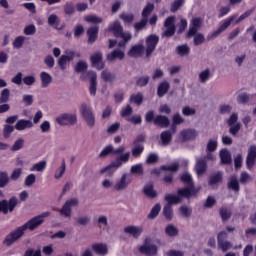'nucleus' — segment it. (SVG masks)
<instances>
[{"mask_svg": "<svg viewBox=\"0 0 256 256\" xmlns=\"http://www.w3.org/2000/svg\"><path fill=\"white\" fill-rule=\"evenodd\" d=\"M161 211V204H155V206L151 209L150 213L148 214V219H155L159 212Z\"/></svg>", "mask_w": 256, "mask_h": 256, "instance_id": "56", "label": "nucleus"}, {"mask_svg": "<svg viewBox=\"0 0 256 256\" xmlns=\"http://www.w3.org/2000/svg\"><path fill=\"white\" fill-rule=\"evenodd\" d=\"M57 123L65 126L75 125L77 123V114L64 113L56 119Z\"/></svg>", "mask_w": 256, "mask_h": 256, "instance_id": "12", "label": "nucleus"}, {"mask_svg": "<svg viewBox=\"0 0 256 256\" xmlns=\"http://www.w3.org/2000/svg\"><path fill=\"white\" fill-rule=\"evenodd\" d=\"M163 171H171V173H177L179 171V163L175 162L168 166H162Z\"/></svg>", "mask_w": 256, "mask_h": 256, "instance_id": "60", "label": "nucleus"}, {"mask_svg": "<svg viewBox=\"0 0 256 256\" xmlns=\"http://www.w3.org/2000/svg\"><path fill=\"white\" fill-rule=\"evenodd\" d=\"M119 18L124 22L127 23L128 25H131L133 21H135V15L133 14H127L125 12L121 13Z\"/></svg>", "mask_w": 256, "mask_h": 256, "instance_id": "47", "label": "nucleus"}, {"mask_svg": "<svg viewBox=\"0 0 256 256\" xmlns=\"http://www.w3.org/2000/svg\"><path fill=\"white\" fill-rule=\"evenodd\" d=\"M83 71H87V62L79 61L75 66V72L83 73Z\"/></svg>", "mask_w": 256, "mask_h": 256, "instance_id": "63", "label": "nucleus"}, {"mask_svg": "<svg viewBox=\"0 0 256 256\" xmlns=\"http://www.w3.org/2000/svg\"><path fill=\"white\" fill-rule=\"evenodd\" d=\"M228 189L231 191H235V193H239L241 187L239 186V180H237V176H231L228 181Z\"/></svg>", "mask_w": 256, "mask_h": 256, "instance_id": "26", "label": "nucleus"}, {"mask_svg": "<svg viewBox=\"0 0 256 256\" xmlns=\"http://www.w3.org/2000/svg\"><path fill=\"white\" fill-rule=\"evenodd\" d=\"M181 181L185 185H188V187L178 189V195H180V197L190 199V197H193V195H195V186L193 185V178L191 177V174L184 173L181 176Z\"/></svg>", "mask_w": 256, "mask_h": 256, "instance_id": "2", "label": "nucleus"}, {"mask_svg": "<svg viewBox=\"0 0 256 256\" xmlns=\"http://www.w3.org/2000/svg\"><path fill=\"white\" fill-rule=\"evenodd\" d=\"M51 215V212H44L36 217H33L28 222H26L24 225L20 226L22 228V231H35L37 227H41L45 223V219Z\"/></svg>", "mask_w": 256, "mask_h": 256, "instance_id": "3", "label": "nucleus"}, {"mask_svg": "<svg viewBox=\"0 0 256 256\" xmlns=\"http://www.w3.org/2000/svg\"><path fill=\"white\" fill-rule=\"evenodd\" d=\"M250 100L251 96L247 93H241L237 97V103H239V105H246V103H249Z\"/></svg>", "mask_w": 256, "mask_h": 256, "instance_id": "49", "label": "nucleus"}, {"mask_svg": "<svg viewBox=\"0 0 256 256\" xmlns=\"http://www.w3.org/2000/svg\"><path fill=\"white\" fill-rule=\"evenodd\" d=\"M218 247L221 249V251H223L224 253L229 251V249H231V247H233V244H231V242L227 241V240H222L220 242H218Z\"/></svg>", "mask_w": 256, "mask_h": 256, "instance_id": "54", "label": "nucleus"}, {"mask_svg": "<svg viewBox=\"0 0 256 256\" xmlns=\"http://www.w3.org/2000/svg\"><path fill=\"white\" fill-rule=\"evenodd\" d=\"M87 77L90 79V95L95 97V95H97V73L94 71H88Z\"/></svg>", "mask_w": 256, "mask_h": 256, "instance_id": "17", "label": "nucleus"}, {"mask_svg": "<svg viewBox=\"0 0 256 256\" xmlns=\"http://www.w3.org/2000/svg\"><path fill=\"white\" fill-rule=\"evenodd\" d=\"M181 197H185V196H181L178 194L177 195H173V194H168L165 196V201H167L168 204L166 205H177V203H181Z\"/></svg>", "mask_w": 256, "mask_h": 256, "instance_id": "31", "label": "nucleus"}, {"mask_svg": "<svg viewBox=\"0 0 256 256\" xmlns=\"http://www.w3.org/2000/svg\"><path fill=\"white\" fill-rule=\"evenodd\" d=\"M170 87L171 86L169 85V82H167V81L161 82L159 84L158 90H157L158 97H164L165 95H167Z\"/></svg>", "mask_w": 256, "mask_h": 256, "instance_id": "30", "label": "nucleus"}, {"mask_svg": "<svg viewBox=\"0 0 256 256\" xmlns=\"http://www.w3.org/2000/svg\"><path fill=\"white\" fill-rule=\"evenodd\" d=\"M24 145H25V140L23 138H19L14 142V144L11 148V151H21V149H23Z\"/></svg>", "mask_w": 256, "mask_h": 256, "instance_id": "53", "label": "nucleus"}, {"mask_svg": "<svg viewBox=\"0 0 256 256\" xmlns=\"http://www.w3.org/2000/svg\"><path fill=\"white\" fill-rule=\"evenodd\" d=\"M159 43V36L152 34L146 37V57H151L153 51H155L157 44Z\"/></svg>", "mask_w": 256, "mask_h": 256, "instance_id": "10", "label": "nucleus"}, {"mask_svg": "<svg viewBox=\"0 0 256 256\" xmlns=\"http://www.w3.org/2000/svg\"><path fill=\"white\" fill-rule=\"evenodd\" d=\"M155 10V4L148 3L142 10V19H149V16Z\"/></svg>", "mask_w": 256, "mask_h": 256, "instance_id": "35", "label": "nucleus"}, {"mask_svg": "<svg viewBox=\"0 0 256 256\" xmlns=\"http://www.w3.org/2000/svg\"><path fill=\"white\" fill-rule=\"evenodd\" d=\"M25 235V232L22 230L21 226L16 230L10 232L4 239V245L11 247L15 241L21 239Z\"/></svg>", "mask_w": 256, "mask_h": 256, "instance_id": "11", "label": "nucleus"}, {"mask_svg": "<svg viewBox=\"0 0 256 256\" xmlns=\"http://www.w3.org/2000/svg\"><path fill=\"white\" fill-rule=\"evenodd\" d=\"M27 38L25 36H17L12 42L13 49H21L25 45Z\"/></svg>", "mask_w": 256, "mask_h": 256, "instance_id": "37", "label": "nucleus"}, {"mask_svg": "<svg viewBox=\"0 0 256 256\" xmlns=\"http://www.w3.org/2000/svg\"><path fill=\"white\" fill-rule=\"evenodd\" d=\"M33 122L31 120L21 119L15 124L16 131H25V129H31Z\"/></svg>", "mask_w": 256, "mask_h": 256, "instance_id": "25", "label": "nucleus"}, {"mask_svg": "<svg viewBox=\"0 0 256 256\" xmlns=\"http://www.w3.org/2000/svg\"><path fill=\"white\" fill-rule=\"evenodd\" d=\"M165 233L168 237H177V235H179V229H177L175 225L170 224L165 228Z\"/></svg>", "mask_w": 256, "mask_h": 256, "instance_id": "43", "label": "nucleus"}, {"mask_svg": "<svg viewBox=\"0 0 256 256\" xmlns=\"http://www.w3.org/2000/svg\"><path fill=\"white\" fill-rule=\"evenodd\" d=\"M130 103H135V105H141L143 103V94L142 93L133 94L130 97Z\"/></svg>", "mask_w": 256, "mask_h": 256, "instance_id": "55", "label": "nucleus"}, {"mask_svg": "<svg viewBox=\"0 0 256 256\" xmlns=\"http://www.w3.org/2000/svg\"><path fill=\"white\" fill-rule=\"evenodd\" d=\"M198 79L200 83H205L208 79H211V70L209 68L199 73Z\"/></svg>", "mask_w": 256, "mask_h": 256, "instance_id": "42", "label": "nucleus"}, {"mask_svg": "<svg viewBox=\"0 0 256 256\" xmlns=\"http://www.w3.org/2000/svg\"><path fill=\"white\" fill-rule=\"evenodd\" d=\"M145 51V46L143 44H136L130 48L128 51L129 57H134L135 59L142 57Z\"/></svg>", "mask_w": 256, "mask_h": 256, "instance_id": "20", "label": "nucleus"}, {"mask_svg": "<svg viewBox=\"0 0 256 256\" xmlns=\"http://www.w3.org/2000/svg\"><path fill=\"white\" fill-rule=\"evenodd\" d=\"M101 77L106 83H113V81H115V74L107 70L102 71Z\"/></svg>", "mask_w": 256, "mask_h": 256, "instance_id": "45", "label": "nucleus"}, {"mask_svg": "<svg viewBox=\"0 0 256 256\" xmlns=\"http://www.w3.org/2000/svg\"><path fill=\"white\" fill-rule=\"evenodd\" d=\"M165 30L162 33V37L169 39V37H173L175 35L176 27H175V16H170L164 21Z\"/></svg>", "mask_w": 256, "mask_h": 256, "instance_id": "9", "label": "nucleus"}, {"mask_svg": "<svg viewBox=\"0 0 256 256\" xmlns=\"http://www.w3.org/2000/svg\"><path fill=\"white\" fill-rule=\"evenodd\" d=\"M23 33L24 35H28V36L35 35V33H37V28L35 27V25L30 24L24 27Z\"/></svg>", "mask_w": 256, "mask_h": 256, "instance_id": "61", "label": "nucleus"}, {"mask_svg": "<svg viewBox=\"0 0 256 256\" xmlns=\"http://www.w3.org/2000/svg\"><path fill=\"white\" fill-rule=\"evenodd\" d=\"M176 51L180 57H185L188 55L191 51V48H189V45L184 44L176 47Z\"/></svg>", "mask_w": 256, "mask_h": 256, "instance_id": "44", "label": "nucleus"}, {"mask_svg": "<svg viewBox=\"0 0 256 256\" xmlns=\"http://www.w3.org/2000/svg\"><path fill=\"white\" fill-rule=\"evenodd\" d=\"M143 193L146 195V197H149L150 199H155L157 197V191L153 189V184H148L144 186Z\"/></svg>", "mask_w": 256, "mask_h": 256, "instance_id": "32", "label": "nucleus"}, {"mask_svg": "<svg viewBox=\"0 0 256 256\" xmlns=\"http://www.w3.org/2000/svg\"><path fill=\"white\" fill-rule=\"evenodd\" d=\"M40 81H41V87L43 89H47L51 83H53V76L47 72H41L40 73Z\"/></svg>", "mask_w": 256, "mask_h": 256, "instance_id": "23", "label": "nucleus"}, {"mask_svg": "<svg viewBox=\"0 0 256 256\" xmlns=\"http://www.w3.org/2000/svg\"><path fill=\"white\" fill-rule=\"evenodd\" d=\"M163 215L168 221H171V219H173V208L171 207V205L164 206Z\"/></svg>", "mask_w": 256, "mask_h": 256, "instance_id": "51", "label": "nucleus"}, {"mask_svg": "<svg viewBox=\"0 0 256 256\" xmlns=\"http://www.w3.org/2000/svg\"><path fill=\"white\" fill-rule=\"evenodd\" d=\"M236 19H237V15H232L226 20H224L216 31L212 32L210 35L207 36L208 41H211V39H217V37H219L221 33H223L224 31H227V29L231 27V24Z\"/></svg>", "mask_w": 256, "mask_h": 256, "instance_id": "7", "label": "nucleus"}, {"mask_svg": "<svg viewBox=\"0 0 256 256\" xmlns=\"http://www.w3.org/2000/svg\"><path fill=\"white\" fill-rule=\"evenodd\" d=\"M80 113L83 119L86 121V125L90 129H93V127H95V114L93 113V110H91V107H89L87 104H81Z\"/></svg>", "mask_w": 256, "mask_h": 256, "instance_id": "5", "label": "nucleus"}, {"mask_svg": "<svg viewBox=\"0 0 256 256\" xmlns=\"http://www.w3.org/2000/svg\"><path fill=\"white\" fill-rule=\"evenodd\" d=\"M130 173H132V175L138 176L143 175V173H145V170L143 169V164L139 163L136 165H132L130 168Z\"/></svg>", "mask_w": 256, "mask_h": 256, "instance_id": "41", "label": "nucleus"}, {"mask_svg": "<svg viewBox=\"0 0 256 256\" xmlns=\"http://www.w3.org/2000/svg\"><path fill=\"white\" fill-rule=\"evenodd\" d=\"M99 33V27H92L88 29L87 34H88V41L89 43H95L97 40V34Z\"/></svg>", "mask_w": 256, "mask_h": 256, "instance_id": "33", "label": "nucleus"}, {"mask_svg": "<svg viewBox=\"0 0 256 256\" xmlns=\"http://www.w3.org/2000/svg\"><path fill=\"white\" fill-rule=\"evenodd\" d=\"M9 183V174L7 172H0V187L3 188Z\"/></svg>", "mask_w": 256, "mask_h": 256, "instance_id": "62", "label": "nucleus"}, {"mask_svg": "<svg viewBox=\"0 0 256 256\" xmlns=\"http://www.w3.org/2000/svg\"><path fill=\"white\" fill-rule=\"evenodd\" d=\"M124 233L131 235L134 239H139L143 234V226H126L124 228Z\"/></svg>", "mask_w": 256, "mask_h": 256, "instance_id": "16", "label": "nucleus"}, {"mask_svg": "<svg viewBox=\"0 0 256 256\" xmlns=\"http://www.w3.org/2000/svg\"><path fill=\"white\" fill-rule=\"evenodd\" d=\"M45 167H47V161H41L32 166L30 171H38V173H41L45 171Z\"/></svg>", "mask_w": 256, "mask_h": 256, "instance_id": "50", "label": "nucleus"}, {"mask_svg": "<svg viewBox=\"0 0 256 256\" xmlns=\"http://www.w3.org/2000/svg\"><path fill=\"white\" fill-rule=\"evenodd\" d=\"M107 59L108 61H115V59L122 61V59H125V50L115 49L107 55Z\"/></svg>", "mask_w": 256, "mask_h": 256, "instance_id": "22", "label": "nucleus"}, {"mask_svg": "<svg viewBox=\"0 0 256 256\" xmlns=\"http://www.w3.org/2000/svg\"><path fill=\"white\" fill-rule=\"evenodd\" d=\"M92 249L94 252H96L97 255L105 256L107 253H109V248L105 243L92 244Z\"/></svg>", "mask_w": 256, "mask_h": 256, "instance_id": "21", "label": "nucleus"}, {"mask_svg": "<svg viewBox=\"0 0 256 256\" xmlns=\"http://www.w3.org/2000/svg\"><path fill=\"white\" fill-rule=\"evenodd\" d=\"M221 163L224 165H229L231 163V153L227 149L220 151Z\"/></svg>", "mask_w": 256, "mask_h": 256, "instance_id": "36", "label": "nucleus"}, {"mask_svg": "<svg viewBox=\"0 0 256 256\" xmlns=\"http://www.w3.org/2000/svg\"><path fill=\"white\" fill-rule=\"evenodd\" d=\"M151 239L146 238L144 241V245L139 247L140 253L143 255L153 256L157 255V246L154 244H149Z\"/></svg>", "mask_w": 256, "mask_h": 256, "instance_id": "13", "label": "nucleus"}, {"mask_svg": "<svg viewBox=\"0 0 256 256\" xmlns=\"http://www.w3.org/2000/svg\"><path fill=\"white\" fill-rule=\"evenodd\" d=\"M217 140H209L206 146V153H213V151H217Z\"/></svg>", "mask_w": 256, "mask_h": 256, "instance_id": "58", "label": "nucleus"}, {"mask_svg": "<svg viewBox=\"0 0 256 256\" xmlns=\"http://www.w3.org/2000/svg\"><path fill=\"white\" fill-rule=\"evenodd\" d=\"M147 23H149V19L142 18L141 21L134 24L135 31H143L147 27Z\"/></svg>", "mask_w": 256, "mask_h": 256, "instance_id": "52", "label": "nucleus"}, {"mask_svg": "<svg viewBox=\"0 0 256 256\" xmlns=\"http://www.w3.org/2000/svg\"><path fill=\"white\" fill-rule=\"evenodd\" d=\"M203 25V20L199 17L192 18L189 25V30L187 32V37H193L197 35V31L201 29Z\"/></svg>", "mask_w": 256, "mask_h": 256, "instance_id": "14", "label": "nucleus"}, {"mask_svg": "<svg viewBox=\"0 0 256 256\" xmlns=\"http://www.w3.org/2000/svg\"><path fill=\"white\" fill-rule=\"evenodd\" d=\"M182 141H191L197 137V132L195 130H183L180 132Z\"/></svg>", "mask_w": 256, "mask_h": 256, "instance_id": "29", "label": "nucleus"}, {"mask_svg": "<svg viewBox=\"0 0 256 256\" xmlns=\"http://www.w3.org/2000/svg\"><path fill=\"white\" fill-rule=\"evenodd\" d=\"M231 210L227 208H221L220 209V216L222 221H228V219H231Z\"/></svg>", "mask_w": 256, "mask_h": 256, "instance_id": "59", "label": "nucleus"}, {"mask_svg": "<svg viewBox=\"0 0 256 256\" xmlns=\"http://www.w3.org/2000/svg\"><path fill=\"white\" fill-rule=\"evenodd\" d=\"M60 23H61V19L59 18V16H57V14H51L48 17V25L50 27H55V29H57Z\"/></svg>", "mask_w": 256, "mask_h": 256, "instance_id": "40", "label": "nucleus"}, {"mask_svg": "<svg viewBox=\"0 0 256 256\" xmlns=\"http://www.w3.org/2000/svg\"><path fill=\"white\" fill-rule=\"evenodd\" d=\"M66 169H67V163L65 162V159H63L61 167L57 168L54 173V179H61V177L65 175Z\"/></svg>", "mask_w": 256, "mask_h": 256, "instance_id": "34", "label": "nucleus"}, {"mask_svg": "<svg viewBox=\"0 0 256 256\" xmlns=\"http://www.w3.org/2000/svg\"><path fill=\"white\" fill-rule=\"evenodd\" d=\"M78 225H89L91 223V216L86 215V216H81L77 219Z\"/></svg>", "mask_w": 256, "mask_h": 256, "instance_id": "64", "label": "nucleus"}, {"mask_svg": "<svg viewBox=\"0 0 256 256\" xmlns=\"http://www.w3.org/2000/svg\"><path fill=\"white\" fill-rule=\"evenodd\" d=\"M108 31H111L113 33L114 37H120L121 39H124L125 41H131V39L133 38L131 33L123 32V26L121 25V22H119L118 20H115L113 23H111L108 26Z\"/></svg>", "mask_w": 256, "mask_h": 256, "instance_id": "4", "label": "nucleus"}, {"mask_svg": "<svg viewBox=\"0 0 256 256\" xmlns=\"http://www.w3.org/2000/svg\"><path fill=\"white\" fill-rule=\"evenodd\" d=\"M255 161H256V146H250L248 150V155L246 158V165L248 169H253L255 166Z\"/></svg>", "mask_w": 256, "mask_h": 256, "instance_id": "19", "label": "nucleus"}, {"mask_svg": "<svg viewBox=\"0 0 256 256\" xmlns=\"http://www.w3.org/2000/svg\"><path fill=\"white\" fill-rule=\"evenodd\" d=\"M11 97V90L4 88L0 93V103H7Z\"/></svg>", "mask_w": 256, "mask_h": 256, "instance_id": "48", "label": "nucleus"}, {"mask_svg": "<svg viewBox=\"0 0 256 256\" xmlns=\"http://www.w3.org/2000/svg\"><path fill=\"white\" fill-rule=\"evenodd\" d=\"M73 207H79V199L70 198L67 200L62 208L60 209L61 217H65L66 219H71V215L73 213Z\"/></svg>", "mask_w": 256, "mask_h": 256, "instance_id": "6", "label": "nucleus"}, {"mask_svg": "<svg viewBox=\"0 0 256 256\" xmlns=\"http://www.w3.org/2000/svg\"><path fill=\"white\" fill-rule=\"evenodd\" d=\"M162 145L167 146L171 143V139H173V135L170 131H164L160 135Z\"/></svg>", "mask_w": 256, "mask_h": 256, "instance_id": "39", "label": "nucleus"}, {"mask_svg": "<svg viewBox=\"0 0 256 256\" xmlns=\"http://www.w3.org/2000/svg\"><path fill=\"white\" fill-rule=\"evenodd\" d=\"M143 151H145V146H143V144H133L130 155L132 154V157L137 159L138 157H141Z\"/></svg>", "mask_w": 256, "mask_h": 256, "instance_id": "28", "label": "nucleus"}, {"mask_svg": "<svg viewBox=\"0 0 256 256\" xmlns=\"http://www.w3.org/2000/svg\"><path fill=\"white\" fill-rule=\"evenodd\" d=\"M195 169L197 175H203V173L207 171V161L198 158L196 161Z\"/></svg>", "mask_w": 256, "mask_h": 256, "instance_id": "27", "label": "nucleus"}, {"mask_svg": "<svg viewBox=\"0 0 256 256\" xmlns=\"http://www.w3.org/2000/svg\"><path fill=\"white\" fill-rule=\"evenodd\" d=\"M18 204L19 199H17V197H12L9 201L2 200L0 201V212L2 211L4 215H7L9 212L13 213Z\"/></svg>", "mask_w": 256, "mask_h": 256, "instance_id": "8", "label": "nucleus"}, {"mask_svg": "<svg viewBox=\"0 0 256 256\" xmlns=\"http://www.w3.org/2000/svg\"><path fill=\"white\" fill-rule=\"evenodd\" d=\"M92 67H95L98 70L105 68V63H103V54L101 52H96L90 58Z\"/></svg>", "mask_w": 256, "mask_h": 256, "instance_id": "18", "label": "nucleus"}, {"mask_svg": "<svg viewBox=\"0 0 256 256\" xmlns=\"http://www.w3.org/2000/svg\"><path fill=\"white\" fill-rule=\"evenodd\" d=\"M108 155H119V157H116V160L111 162L108 166L100 169V175H105V173L113 175V173H109L111 169H120V167H123L124 163H129L131 159V152H125V146H120L115 149L113 145H108L99 153L98 157L105 159Z\"/></svg>", "mask_w": 256, "mask_h": 256, "instance_id": "1", "label": "nucleus"}, {"mask_svg": "<svg viewBox=\"0 0 256 256\" xmlns=\"http://www.w3.org/2000/svg\"><path fill=\"white\" fill-rule=\"evenodd\" d=\"M229 127V133L230 135H233V137H237V133L241 131V123L232 124Z\"/></svg>", "mask_w": 256, "mask_h": 256, "instance_id": "57", "label": "nucleus"}, {"mask_svg": "<svg viewBox=\"0 0 256 256\" xmlns=\"http://www.w3.org/2000/svg\"><path fill=\"white\" fill-rule=\"evenodd\" d=\"M169 117L163 116V115H157L154 118V125H158L159 127H162L163 129H167L169 127Z\"/></svg>", "mask_w": 256, "mask_h": 256, "instance_id": "24", "label": "nucleus"}, {"mask_svg": "<svg viewBox=\"0 0 256 256\" xmlns=\"http://www.w3.org/2000/svg\"><path fill=\"white\" fill-rule=\"evenodd\" d=\"M222 180H223V174H221V172H217L210 176L209 185L213 187L214 185H218V183H221Z\"/></svg>", "mask_w": 256, "mask_h": 256, "instance_id": "38", "label": "nucleus"}, {"mask_svg": "<svg viewBox=\"0 0 256 256\" xmlns=\"http://www.w3.org/2000/svg\"><path fill=\"white\" fill-rule=\"evenodd\" d=\"M131 184V179H129V174L124 173L120 179L114 184V191H125Z\"/></svg>", "mask_w": 256, "mask_h": 256, "instance_id": "15", "label": "nucleus"}, {"mask_svg": "<svg viewBox=\"0 0 256 256\" xmlns=\"http://www.w3.org/2000/svg\"><path fill=\"white\" fill-rule=\"evenodd\" d=\"M64 13L65 15H68V17L75 15V5L71 2H66L64 5Z\"/></svg>", "mask_w": 256, "mask_h": 256, "instance_id": "46", "label": "nucleus"}]
</instances>
